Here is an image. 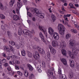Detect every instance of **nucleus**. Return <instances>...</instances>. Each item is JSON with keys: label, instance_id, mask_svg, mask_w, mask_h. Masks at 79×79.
<instances>
[{"label": "nucleus", "instance_id": "f257e3e1", "mask_svg": "<svg viewBox=\"0 0 79 79\" xmlns=\"http://www.w3.org/2000/svg\"><path fill=\"white\" fill-rule=\"evenodd\" d=\"M31 11L35 13L36 15L37 16H38L40 18L43 19L44 18L45 14L43 13H39V11L36 8H31Z\"/></svg>", "mask_w": 79, "mask_h": 79}, {"label": "nucleus", "instance_id": "f03ea898", "mask_svg": "<svg viewBox=\"0 0 79 79\" xmlns=\"http://www.w3.org/2000/svg\"><path fill=\"white\" fill-rule=\"evenodd\" d=\"M58 30H59V34L60 35H64L66 29L65 27L62 24H60L58 26Z\"/></svg>", "mask_w": 79, "mask_h": 79}, {"label": "nucleus", "instance_id": "7ed1b4c3", "mask_svg": "<svg viewBox=\"0 0 79 79\" xmlns=\"http://www.w3.org/2000/svg\"><path fill=\"white\" fill-rule=\"evenodd\" d=\"M72 52L75 55H77V51H75L73 48L72 49ZM69 56L71 57L72 59H73V58H75L74 54H72V53H71L70 51H69Z\"/></svg>", "mask_w": 79, "mask_h": 79}, {"label": "nucleus", "instance_id": "20e7f679", "mask_svg": "<svg viewBox=\"0 0 79 79\" xmlns=\"http://www.w3.org/2000/svg\"><path fill=\"white\" fill-rule=\"evenodd\" d=\"M23 32L24 34L28 35L29 37H30V38H32V34L31 33V32L29 31L27 29H24L23 31Z\"/></svg>", "mask_w": 79, "mask_h": 79}, {"label": "nucleus", "instance_id": "39448f33", "mask_svg": "<svg viewBox=\"0 0 79 79\" xmlns=\"http://www.w3.org/2000/svg\"><path fill=\"white\" fill-rule=\"evenodd\" d=\"M69 42L70 48H74V41L73 40L70 39L69 40Z\"/></svg>", "mask_w": 79, "mask_h": 79}, {"label": "nucleus", "instance_id": "423d86ee", "mask_svg": "<svg viewBox=\"0 0 79 79\" xmlns=\"http://www.w3.org/2000/svg\"><path fill=\"white\" fill-rule=\"evenodd\" d=\"M35 56L34 55L33 56L34 57L35 59L36 60H38V58H40V55L37 51H35Z\"/></svg>", "mask_w": 79, "mask_h": 79}, {"label": "nucleus", "instance_id": "0eeeda50", "mask_svg": "<svg viewBox=\"0 0 79 79\" xmlns=\"http://www.w3.org/2000/svg\"><path fill=\"white\" fill-rule=\"evenodd\" d=\"M58 42L56 41V40H53L52 42V45L53 47H57L58 44Z\"/></svg>", "mask_w": 79, "mask_h": 79}, {"label": "nucleus", "instance_id": "6e6552de", "mask_svg": "<svg viewBox=\"0 0 79 79\" xmlns=\"http://www.w3.org/2000/svg\"><path fill=\"white\" fill-rule=\"evenodd\" d=\"M70 61V65L72 68H74V64H75V63H74V61L72 59H70L69 60Z\"/></svg>", "mask_w": 79, "mask_h": 79}, {"label": "nucleus", "instance_id": "1a4fd4ad", "mask_svg": "<svg viewBox=\"0 0 79 79\" xmlns=\"http://www.w3.org/2000/svg\"><path fill=\"white\" fill-rule=\"evenodd\" d=\"M53 37L55 40H58L59 39V35L56 33H55L53 35Z\"/></svg>", "mask_w": 79, "mask_h": 79}, {"label": "nucleus", "instance_id": "9d476101", "mask_svg": "<svg viewBox=\"0 0 79 79\" xmlns=\"http://www.w3.org/2000/svg\"><path fill=\"white\" fill-rule=\"evenodd\" d=\"M27 68L30 71H33V67L32 66V65L29 64H27Z\"/></svg>", "mask_w": 79, "mask_h": 79}, {"label": "nucleus", "instance_id": "9b49d317", "mask_svg": "<svg viewBox=\"0 0 79 79\" xmlns=\"http://www.w3.org/2000/svg\"><path fill=\"white\" fill-rule=\"evenodd\" d=\"M39 34L42 41L44 43H45V39L44 38V35H43V34H42V32H40Z\"/></svg>", "mask_w": 79, "mask_h": 79}, {"label": "nucleus", "instance_id": "f8f14e48", "mask_svg": "<svg viewBox=\"0 0 79 79\" xmlns=\"http://www.w3.org/2000/svg\"><path fill=\"white\" fill-rule=\"evenodd\" d=\"M48 32L50 35H52L54 33V31L52 28L49 27L48 28Z\"/></svg>", "mask_w": 79, "mask_h": 79}, {"label": "nucleus", "instance_id": "ddd939ff", "mask_svg": "<svg viewBox=\"0 0 79 79\" xmlns=\"http://www.w3.org/2000/svg\"><path fill=\"white\" fill-rule=\"evenodd\" d=\"M15 2V0H10V2H9V5L10 7H12Z\"/></svg>", "mask_w": 79, "mask_h": 79}, {"label": "nucleus", "instance_id": "4468645a", "mask_svg": "<svg viewBox=\"0 0 79 79\" xmlns=\"http://www.w3.org/2000/svg\"><path fill=\"white\" fill-rule=\"evenodd\" d=\"M18 34L19 35H22L23 34V33H22V28H21V27H20L19 28Z\"/></svg>", "mask_w": 79, "mask_h": 79}, {"label": "nucleus", "instance_id": "2eb2a0df", "mask_svg": "<svg viewBox=\"0 0 79 79\" xmlns=\"http://www.w3.org/2000/svg\"><path fill=\"white\" fill-rule=\"evenodd\" d=\"M13 19L15 21H18V20H19V17L16 15H14L13 16Z\"/></svg>", "mask_w": 79, "mask_h": 79}, {"label": "nucleus", "instance_id": "dca6fc26", "mask_svg": "<svg viewBox=\"0 0 79 79\" xmlns=\"http://www.w3.org/2000/svg\"><path fill=\"white\" fill-rule=\"evenodd\" d=\"M17 6L18 8H19V9H20V8H21L22 6H23V3L21 2H18L17 3Z\"/></svg>", "mask_w": 79, "mask_h": 79}, {"label": "nucleus", "instance_id": "f3484780", "mask_svg": "<svg viewBox=\"0 0 79 79\" xmlns=\"http://www.w3.org/2000/svg\"><path fill=\"white\" fill-rule=\"evenodd\" d=\"M53 70H50L48 73V76L49 77H50V74L51 75L53 76Z\"/></svg>", "mask_w": 79, "mask_h": 79}, {"label": "nucleus", "instance_id": "a211bd4d", "mask_svg": "<svg viewBox=\"0 0 79 79\" xmlns=\"http://www.w3.org/2000/svg\"><path fill=\"white\" fill-rule=\"evenodd\" d=\"M41 66L39 65L37 68V71L39 73H40L42 72V70L41 69Z\"/></svg>", "mask_w": 79, "mask_h": 79}, {"label": "nucleus", "instance_id": "6ab92c4d", "mask_svg": "<svg viewBox=\"0 0 79 79\" xmlns=\"http://www.w3.org/2000/svg\"><path fill=\"white\" fill-rule=\"evenodd\" d=\"M61 61L63 63L64 65H67V61L66 59L63 58L61 59Z\"/></svg>", "mask_w": 79, "mask_h": 79}, {"label": "nucleus", "instance_id": "aec40b11", "mask_svg": "<svg viewBox=\"0 0 79 79\" xmlns=\"http://www.w3.org/2000/svg\"><path fill=\"white\" fill-rule=\"evenodd\" d=\"M38 51L42 55H44L45 54V51L42 48L40 49Z\"/></svg>", "mask_w": 79, "mask_h": 79}, {"label": "nucleus", "instance_id": "412c9836", "mask_svg": "<svg viewBox=\"0 0 79 79\" xmlns=\"http://www.w3.org/2000/svg\"><path fill=\"white\" fill-rule=\"evenodd\" d=\"M51 52L53 54V55H55L56 53V50L54 49V48H52V49L50 50Z\"/></svg>", "mask_w": 79, "mask_h": 79}, {"label": "nucleus", "instance_id": "4be33fe9", "mask_svg": "<svg viewBox=\"0 0 79 79\" xmlns=\"http://www.w3.org/2000/svg\"><path fill=\"white\" fill-rule=\"evenodd\" d=\"M51 18L52 19V20L53 22H55L56 21V17L55 15H52L51 16Z\"/></svg>", "mask_w": 79, "mask_h": 79}, {"label": "nucleus", "instance_id": "5701e85b", "mask_svg": "<svg viewBox=\"0 0 79 79\" xmlns=\"http://www.w3.org/2000/svg\"><path fill=\"white\" fill-rule=\"evenodd\" d=\"M62 53L64 56H66V51L64 49H62L61 50Z\"/></svg>", "mask_w": 79, "mask_h": 79}, {"label": "nucleus", "instance_id": "b1692460", "mask_svg": "<svg viewBox=\"0 0 79 79\" xmlns=\"http://www.w3.org/2000/svg\"><path fill=\"white\" fill-rule=\"evenodd\" d=\"M40 30H41L43 32L46 38H47V31H44L43 29L40 28Z\"/></svg>", "mask_w": 79, "mask_h": 79}, {"label": "nucleus", "instance_id": "393cba45", "mask_svg": "<svg viewBox=\"0 0 79 79\" xmlns=\"http://www.w3.org/2000/svg\"><path fill=\"white\" fill-rule=\"evenodd\" d=\"M23 74L25 77H27V76H29V73H28L27 70H26L24 71Z\"/></svg>", "mask_w": 79, "mask_h": 79}, {"label": "nucleus", "instance_id": "a878e982", "mask_svg": "<svg viewBox=\"0 0 79 79\" xmlns=\"http://www.w3.org/2000/svg\"><path fill=\"white\" fill-rule=\"evenodd\" d=\"M22 55L23 56H26V52H25V51L24 50H22L21 51Z\"/></svg>", "mask_w": 79, "mask_h": 79}, {"label": "nucleus", "instance_id": "bb28decb", "mask_svg": "<svg viewBox=\"0 0 79 79\" xmlns=\"http://www.w3.org/2000/svg\"><path fill=\"white\" fill-rule=\"evenodd\" d=\"M60 46L62 48H63L65 47V44L63 42L62 43H60Z\"/></svg>", "mask_w": 79, "mask_h": 79}, {"label": "nucleus", "instance_id": "cd10ccee", "mask_svg": "<svg viewBox=\"0 0 79 79\" xmlns=\"http://www.w3.org/2000/svg\"><path fill=\"white\" fill-rule=\"evenodd\" d=\"M71 37V34H67L65 35V38L66 39H69Z\"/></svg>", "mask_w": 79, "mask_h": 79}, {"label": "nucleus", "instance_id": "c85d7f7f", "mask_svg": "<svg viewBox=\"0 0 79 79\" xmlns=\"http://www.w3.org/2000/svg\"><path fill=\"white\" fill-rule=\"evenodd\" d=\"M74 75V74L73 73L71 72H70V75L69 76V77L71 79V78H72L73 77V76Z\"/></svg>", "mask_w": 79, "mask_h": 79}, {"label": "nucleus", "instance_id": "c756f323", "mask_svg": "<svg viewBox=\"0 0 79 79\" xmlns=\"http://www.w3.org/2000/svg\"><path fill=\"white\" fill-rule=\"evenodd\" d=\"M27 55L29 58H31L32 56V53L30 52H27Z\"/></svg>", "mask_w": 79, "mask_h": 79}, {"label": "nucleus", "instance_id": "7c9ffc66", "mask_svg": "<svg viewBox=\"0 0 79 79\" xmlns=\"http://www.w3.org/2000/svg\"><path fill=\"white\" fill-rule=\"evenodd\" d=\"M7 35L8 37H10L11 36V33L10 31H7Z\"/></svg>", "mask_w": 79, "mask_h": 79}, {"label": "nucleus", "instance_id": "2f4dec72", "mask_svg": "<svg viewBox=\"0 0 79 79\" xmlns=\"http://www.w3.org/2000/svg\"><path fill=\"white\" fill-rule=\"evenodd\" d=\"M9 43L10 44L12 45H15V42L12 41H9Z\"/></svg>", "mask_w": 79, "mask_h": 79}, {"label": "nucleus", "instance_id": "473e14b6", "mask_svg": "<svg viewBox=\"0 0 79 79\" xmlns=\"http://www.w3.org/2000/svg\"><path fill=\"white\" fill-rule=\"evenodd\" d=\"M0 17L1 19H2L5 18V16H4V15L2 14H0Z\"/></svg>", "mask_w": 79, "mask_h": 79}, {"label": "nucleus", "instance_id": "72a5a7b5", "mask_svg": "<svg viewBox=\"0 0 79 79\" xmlns=\"http://www.w3.org/2000/svg\"><path fill=\"white\" fill-rule=\"evenodd\" d=\"M62 76V79H66V76L64 74H62L61 75Z\"/></svg>", "mask_w": 79, "mask_h": 79}, {"label": "nucleus", "instance_id": "f704fd0d", "mask_svg": "<svg viewBox=\"0 0 79 79\" xmlns=\"http://www.w3.org/2000/svg\"><path fill=\"white\" fill-rule=\"evenodd\" d=\"M71 32H73V33H77V30H76L75 29H71Z\"/></svg>", "mask_w": 79, "mask_h": 79}, {"label": "nucleus", "instance_id": "c9c22d12", "mask_svg": "<svg viewBox=\"0 0 79 79\" xmlns=\"http://www.w3.org/2000/svg\"><path fill=\"white\" fill-rule=\"evenodd\" d=\"M9 47L10 48V50H11L12 52H14V48L13 47L9 45Z\"/></svg>", "mask_w": 79, "mask_h": 79}, {"label": "nucleus", "instance_id": "e433bc0d", "mask_svg": "<svg viewBox=\"0 0 79 79\" xmlns=\"http://www.w3.org/2000/svg\"><path fill=\"white\" fill-rule=\"evenodd\" d=\"M0 8L1 9V10H3V9H4L3 6L1 2H0Z\"/></svg>", "mask_w": 79, "mask_h": 79}, {"label": "nucleus", "instance_id": "4c0bfd02", "mask_svg": "<svg viewBox=\"0 0 79 79\" xmlns=\"http://www.w3.org/2000/svg\"><path fill=\"white\" fill-rule=\"evenodd\" d=\"M58 74H61V69L59 68L58 71Z\"/></svg>", "mask_w": 79, "mask_h": 79}, {"label": "nucleus", "instance_id": "58836bf2", "mask_svg": "<svg viewBox=\"0 0 79 79\" xmlns=\"http://www.w3.org/2000/svg\"><path fill=\"white\" fill-rule=\"evenodd\" d=\"M15 69H17V70H19V67L18 66V65H16V64H15Z\"/></svg>", "mask_w": 79, "mask_h": 79}, {"label": "nucleus", "instance_id": "ea45409f", "mask_svg": "<svg viewBox=\"0 0 79 79\" xmlns=\"http://www.w3.org/2000/svg\"><path fill=\"white\" fill-rule=\"evenodd\" d=\"M69 6H70V8H74V7L73 6V4L71 3L69 4Z\"/></svg>", "mask_w": 79, "mask_h": 79}, {"label": "nucleus", "instance_id": "a19ab883", "mask_svg": "<svg viewBox=\"0 0 79 79\" xmlns=\"http://www.w3.org/2000/svg\"><path fill=\"white\" fill-rule=\"evenodd\" d=\"M17 73L20 76H22L23 75V73H22L21 72L19 71H17Z\"/></svg>", "mask_w": 79, "mask_h": 79}, {"label": "nucleus", "instance_id": "79ce46f5", "mask_svg": "<svg viewBox=\"0 0 79 79\" xmlns=\"http://www.w3.org/2000/svg\"><path fill=\"white\" fill-rule=\"evenodd\" d=\"M29 77L30 79H33V78L34 77V74H31Z\"/></svg>", "mask_w": 79, "mask_h": 79}, {"label": "nucleus", "instance_id": "37998d69", "mask_svg": "<svg viewBox=\"0 0 79 79\" xmlns=\"http://www.w3.org/2000/svg\"><path fill=\"white\" fill-rule=\"evenodd\" d=\"M15 62L16 63V64H17L19 65L20 64V62H19V61L18 60H15Z\"/></svg>", "mask_w": 79, "mask_h": 79}, {"label": "nucleus", "instance_id": "c03bdc74", "mask_svg": "<svg viewBox=\"0 0 79 79\" xmlns=\"http://www.w3.org/2000/svg\"><path fill=\"white\" fill-rule=\"evenodd\" d=\"M6 52H8V53H10V49L9 48H6Z\"/></svg>", "mask_w": 79, "mask_h": 79}, {"label": "nucleus", "instance_id": "a18cd8bd", "mask_svg": "<svg viewBox=\"0 0 79 79\" xmlns=\"http://www.w3.org/2000/svg\"><path fill=\"white\" fill-rule=\"evenodd\" d=\"M27 15L29 17H32V14L29 12H27Z\"/></svg>", "mask_w": 79, "mask_h": 79}, {"label": "nucleus", "instance_id": "49530a36", "mask_svg": "<svg viewBox=\"0 0 79 79\" xmlns=\"http://www.w3.org/2000/svg\"><path fill=\"white\" fill-rule=\"evenodd\" d=\"M4 66H5V67H7V66H9V64H8V63L6 62L4 64Z\"/></svg>", "mask_w": 79, "mask_h": 79}, {"label": "nucleus", "instance_id": "de8ad7c7", "mask_svg": "<svg viewBox=\"0 0 79 79\" xmlns=\"http://www.w3.org/2000/svg\"><path fill=\"white\" fill-rule=\"evenodd\" d=\"M15 47L17 49H19V45L16 44L15 45Z\"/></svg>", "mask_w": 79, "mask_h": 79}, {"label": "nucleus", "instance_id": "09e8293b", "mask_svg": "<svg viewBox=\"0 0 79 79\" xmlns=\"http://www.w3.org/2000/svg\"><path fill=\"white\" fill-rule=\"evenodd\" d=\"M7 69L9 71H11V67L9 66L7 67Z\"/></svg>", "mask_w": 79, "mask_h": 79}, {"label": "nucleus", "instance_id": "8fccbe9b", "mask_svg": "<svg viewBox=\"0 0 79 79\" xmlns=\"http://www.w3.org/2000/svg\"><path fill=\"white\" fill-rule=\"evenodd\" d=\"M34 39L35 40V41H36V42H39V39L36 37H35L34 38Z\"/></svg>", "mask_w": 79, "mask_h": 79}, {"label": "nucleus", "instance_id": "3c124183", "mask_svg": "<svg viewBox=\"0 0 79 79\" xmlns=\"http://www.w3.org/2000/svg\"><path fill=\"white\" fill-rule=\"evenodd\" d=\"M1 61L3 63H5L6 61V60L5 59H3Z\"/></svg>", "mask_w": 79, "mask_h": 79}, {"label": "nucleus", "instance_id": "603ef678", "mask_svg": "<svg viewBox=\"0 0 79 79\" xmlns=\"http://www.w3.org/2000/svg\"><path fill=\"white\" fill-rule=\"evenodd\" d=\"M16 12L18 14V15H19V10L16 9Z\"/></svg>", "mask_w": 79, "mask_h": 79}, {"label": "nucleus", "instance_id": "864d4df0", "mask_svg": "<svg viewBox=\"0 0 79 79\" xmlns=\"http://www.w3.org/2000/svg\"><path fill=\"white\" fill-rule=\"evenodd\" d=\"M47 55L48 57H50V52H48L47 53Z\"/></svg>", "mask_w": 79, "mask_h": 79}, {"label": "nucleus", "instance_id": "5fc2aeb1", "mask_svg": "<svg viewBox=\"0 0 79 79\" xmlns=\"http://www.w3.org/2000/svg\"><path fill=\"white\" fill-rule=\"evenodd\" d=\"M42 63V65L43 66H45V62L44 61L41 62Z\"/></svg>", "mask_w": 79, "mask_h": 79}, {"label": "nucleus", "instance_id": "6e6d98bb", "mask_svg": "<svg viewBox=\"0 0 79 79\" xmlns=\"http://www.w3.org/2000/svg\"><path fill=\"white\" fill-rule=\"evenodd\" d=\"M49 48L50 50L52 49L53 48L52 47V46L50 45H49Z\"/></svg>", "mask_w": 79, "mask_h": 79}, {"label": "nucleus", "instance_id": "4d7b16f0", "mask_svg": "<svg viewBox=\"0 0 79 79\" xmlns=\"http://www.w3.org/2000/svg\"><path fill=\"white\" fill-rule=\"evenodd\" d=\"M6 58L7 59V60H10V56H7L6 57Z\"/></svg>", "mask_w": 79, "mask_h": 79}, {"label": "nucleus", "instance_id": "13d9d810", "mask_svg": "<svg viewBox=\"0 0 79 79\" xmlns=\"http://www.w3.org/2000/svg\"><path fill=\"white\" fill-rule=\"evenodd\" d=\"M65 25H67L69 27H71V26L70 25L68 24L67 23H65Z\"/></svg>", "mask_w": 79, "mask_h": 79}, {"label": "nucleus", "instance_id": "bf43d9fd", "mask_svg": "<svg viewBox=\"0 0 79 79\" xmlns=\"http://www.w3.org/2000/svg\"><path fill=\"white\" fill-rule=\"evenodd\" d=\"M31 32V33L33 34H35V32H34V29H32Z\"/></svg>", "mask_w": 79, "mask_h": 79}, {"label": "nucleus", "instance_id": "052dcab7", "mask_svg": "<svg viewBox=\"0 0 79 79\" xmlns=\"http://www.w3.org/2000/svg\"><path fill=\"white\" fill-rule=\"evenodd\" d=\"M36 48H37V49L38 51L40 50V49H41V48H40V47L39 46H37L36 47Z\"/></svg>", "mask_w": 79, "mask_h": 79}, {"label": "nucleus", "instance_id": "680f3d73", "mask_svg": "<svg viewBox=\"0 0 79 79\" xmlns=\"http://www.w3.org/2000/svg\"><path fill=\"white\" fill-rule=\"evenodd\" d=\"M74 25H75V27H77V26H78V25H77V23L76 22H75L74 23Z\"/></svg>", "mask_w": 79, "mask_h": 79}, {"label": "nucleus", "instance_id": "e2e57ef3", "mask_svg": "<svg viewBox=\"0 0 79 79\" xmlns=\"http://www.w3.org/2000/svg\"><path fill=\"white\" fill-rule=\"evenodd\" d=\"M2 56H3L4 57H5V58H6L7 56H6V54L4 53H3L2 54Z\"/></svg>", "mask_w": 79, "mask_h": 79}, {"label": "nucleus", "instance_id": "0e129e2a", "mask_svg": "<svg viewBox=\"0 0 79 79\" xmlns=\"http://www.w3.org/2000/svg\"><path fill=\"white\" fill-rule=\"evenodd\" d=\"M12 65H14V64H15V62L14 61H12Z\"/></svg>", "mask_w": 79, "mask_h": 79}, {"label": "nucleus", "instance_id": "69168bd1", "mask_svg": "<svg viewBox=\"0 0 79 79\" xmlns=\"http://www.w3.org/2000/svg\"><path fill=\"white\" fill-rule=\"evenodd\" d=\"M61 9L63 11H66L65 10H64V8L63 7H62L61 8Z\"/></svg>", "mask_w": 79, "mask_h": 79}, {"label": "nucleus", "instance_id": "338daca9", "mask_svg": "<svg viewBox=\"0 0 79 79\" xmlns=\"http://www.w3.org/2000/svg\"><path fill=\"white\" fill-rule=\"evenodd\" d=\"M9 74L11 76H13V75L12 74V73L11 72H9Z\"/></svg>", "mask_w": 79, "mask_h": 79}, {"label": "nucleus", "instance_id": "774afa93", "mask_svg": "<svg viewBox=\"0 0 79 79\" xmlns=\"http://www.w3.org/2000/svg\"><path fill=\"white\" fill-rule=\"evenodd\" d=\"M9 64H11L12 65H13V64L12 63V61H10L9 62Z\"/></svg>", "mask_w": 79, "mask_h": 79}]
</instances>
